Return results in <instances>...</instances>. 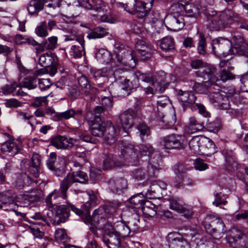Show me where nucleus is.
Returning a JSON list of instances; mask_svg holds the SVG:
<instances>
[{"instance_id":"a18cd8bd","label":"nucleus","mask_w":248,"mask_h":248,"mask_svg":"<svg viewBox=\"0 0 248 248\" xmlns=\"http://www.w3.org/2000/svg\"><path fill=\"white\" fill-rule=\"evenodd\" d=\"M107 87H103L101 85L98 84V88L91 87L90 85V87H88L85 90H83V92L87 95H92L90 97L92 98L93 95L98 94L100 96V94H102L104 92H107Z\"/></svg>"},{"instance_id":"de8ad7c7","label":"nucleus","mask_w":248,"mask_h":248,"mask_svg":"<svg viewBox=\"0 0 248 248\" xmlns=\"http://www.w3.org/2000/svg\"><path fill=\"white\" fill-rule=\"evenodd\" d=\"M160 47L162 50L167 52L174 49V42L170 37H166L161 40Z\"/></svg>"},{"instance_id":"b1692460","label":"nucleus","mask_w":248,"mask_h":248,"mask_svg":"<svg viewBox=\"0 0 248 248\" xmlns=\"http://www.w3.org/2000/svg\"><path fill=\"white\" fill-rule=\"evenodd\" d=\"M41 194L40 190H36L27 194H23L18 198V201L22 204V206H27L32 202L39 201L41 198Z\"/></svg>"},{"instance_id":"e433bc0d","label":"nucleus","mask_w":248,"mask_h":248,"mask_svg":"<svg viewBox=\"0 0 248 248\" xmlns=\"http://www.w3.org/2000/svg\"><path fill=\"white\" fill-rule=\"evenodd\" d=\"M37 183V180L31 179L26 174H22L17 177L16 181V186L19 188H22L26 183L30 185L34 183L36 184Z\"/></svg>"},{"instance_id":"6ab92c4d","label":"nucleus","mask_w":248,"mask_h":248,"mask_svg":"<svg viewBox=\"0 0 248 248\" xmlns=\"http://www.w3.org/2000/svg\"><path fill=\"white\" fill-rule=\"evenodd\" d=\"M14 198L11 190L0 192V208L5 211L13 210Z\"/></svg>"},{"instance_id":"49530a36","label":"nucleus","mask_w":248,"mask_h":248,"mask_svg":"<svg viewBox=\"0 0 248 248\" xmlns=\"http://www.w3.org/2000/svg\"><path fill=\"white\" fill-rule=\"evenodd\" d=\"M101 2L99 0H82L81 6L85 7L87 9H93L98 10L101 8Z\"/></svg>"},{"instance_id":"c03bdc74","label":"nucleus","mask_w":248,"mask_h":248,"mask_svg":"<svg viewBox=\"0 0 248 248\" xmlns=\"http://www.w3.org/2000/svg\"><path fill=\"white\" fill-rule=\"evenodd\" d=\"M129 201L132 204H133L134 207L136 208H141L144 202L146 201L145 198L142 194H139L132 196Z\"/></svg>"},{"instance_id":"13d9d810","label":"nucleus","mask_w":248,"mask_h":248,"mask_svg":"<svg viewBox=\"0 0 248 248\" xmlns=\"http://www.w3.org/2000/svg\"><path fill=\"white\" fill-rule=\"evenodd\" d=\"M58 37L51 36L44 41L47 50H52L57 46Z\"/></svg>"},{"instance_id":"09e8293b","label":"nucleus","mask_w":248,"mask_h":248,"mask_svg":"<svg viewBox=\"0 0 248 248\" xmlns=\"http://www.w3.org/2000/svg\"><path fill=\"white\" fill-rule=\"evenodd\" d=\"M184 9L187 16L196 17L199 15V9L195 4H186L184 6Z\"/></svg>"},{"instance_id":"a19ab883","label":"nucleus","mask_w":248,"mask_h":248,"mask_svg":"<svg viewBox=\"0 0 248 248\" xmlns=\"http://www.w3.org/2000/svg\"><path fill=\"white\" fill-rule=\"evenodd\" d=\"M137 0H126L125 3L119 2L117 3L118 7H122L128 13L135 15V9Z\"/></svg>"},{"instance_id":"4be33fe9","label":"nucleus","mask_w":248,"mask_h":248,"mask_svg":"<svg viewBox=\"0 0 248 248\" xmlns=\"http://www.w3.org/2000/svg\"><path fill=\"white\" fill-rule=\"evenodd\" d=\"M76 140L73 138H67L66 137L57 136L51 140L52 145L58 149H65L72 147Z\"/></svg>"},{"instance_id":"72a5a7b5","label":"nucleus","mask_w":248,"mask_h":248,"mask_svg":"<svg viewBox=\"0 0 248 248\" xmlns=\"http://www.w3.org/2000/svg\"><path fill=\"white\" fill-rule=\"evenodd\" d=\"M217 86L216 84L212 83L208 81H205L204 83H196L194 84V90L196 92L200 93H209L215 88V86Z\"/></svg>"},{"instance_id":"20e7f679","label":"nucleus","mask_w":248,"mask_h":248,"mask_svg":"<svg viewBox=\"0 0 248 248\" xmlns=\"http://www.w3.org/2000/svg\"><path fill=\"white\" fill-rule=\"evenodd\" d=\"M88 180L87 174L82 171H77L69 173L66 177L61 182L59 191L61 197L63 199L67 198V191L70 186L74 183L85 184Z\"/></svg>"},{"instance_id":"864d4df0","label":"nucleus","mask_w":248,"mask_h":248,"mask_svg":"<svg viewBox=\"0 0 248 248\" xmlns=\"http://www.w3.org/2000/svg\"><path fill=\"white\" fill-rule=\"evenodd\" d=\"M133 177L137 181H141L148 179L146 170L141 168L136 169L133 172Z\"/></svg>"},{"instance_id":"dca6fc26","label":"nucleus","mask_w":248,"mask_h":248,"mask_svg":"<svg viewBox=\"0 0 248 248\" xmlns=\"http://www.w3.org/2000/svg\"><path fill=\"white\" fill-rule=\"evenodd\" d=\"M230 246L234 248H248V234H244L239 231L233 236L229 237Z\"/></svg>"},{"instance_id":"423d86ee","label":"nucleus","mask_w":248,"mask_h":248,"mask_svg":"<svg viewBox=\"0 0 248 248\" xmlns=\"http://www.w3.org/2000/svg\"><path fill=\"white\" fill-rule=\"evenodd\" d=\"M202 224L206 232L212 235L220 236L225 231L223 221L214 215L207 214Z\"/></svg>"},{"instance_id":"8fccbe9b","label":"nucleus","mask_w":248,"mask_h":248,"mask_svg":"<svg viewBox=\"0 0 248 248\" xmlns=\"http://www.w3.org/2000/svg\"><path fill=\"white\" fill-rule=\"evenodd\" d=\"M38 79L34 76L27 77L23 81V86L29 89L35 88L37 85Z\"/></svg>"},{"instance_id":"6e6d98bb","label":"nucleus","mask_w":248,"mask_h":248,"mask_svg":"<svg viewBox=\"0 0 248 248\" xmlns=\"http://www.w3.org/2000/svg\"><path fill=\"white\" fill-rule=\"evenodd\" d=\"M151 84L155 93H163L169 85L168 83H165L164 82H159L157 81H154V80L152 82Z\"/></svg>"},{"instance_id":"bf43d9fd","label":"nucleus","mask_w":248,"mask_h":248,"mask_svg":"<svg viewBox=\"0 0 248 248\" xmlns=\"http://www.w3.org/2000/svg\"><path fill=\"white\" fill-rule=\"evenodd\" d=\"M169 201L170 209L178 212L183 209V206H185L184 202L179 199H170Z\"/></svg>"},{"instance_id":"473e14b6","label":"nucleus","mask_w":248,"mask_h":248,"mask_svg":"<svg viewBox=\"0 0 248 248\" xmlns=\"http://www.w3.org/2000/svg\"><path fill=\"white\" fill-rule=\"evenodd\" d=\"M84 50V41L80 40V42H75L71 47L70 54L74 58H80L82 55V51Z\"/></svg>"},{"instance_id":"f8f14e48","label":"nucleus","mask_w":248,"mask_h":248,"mask_svg":"<svg viewBox=\"0 0 248 248\" xmlns=\"http://www.w3.org/2000/svg\"><path fill=\"white\" fill-rule=\"evenodd\" d=\"M234 46L232 48V55L237 54L248 57V44L242 35L234 34L232 37Z\"/></svg>"},{"instance_id":"7c9ffc66","label":"nucleus","mask_w":248,"mask_h":248,"mask_svg":"<svg viewBox=\"0 0 248 248\" xmlns=\"http://www.w3.org/2000/svg\"><path fill=\"white\" fill-rule=\"evenodd\" d=\"M141 209L143 215L146 218L154 217L156 215L157 207L150 201H146Z\"/></svg>"},{"instance_id":"37998d69","label":"nucleus","mask_w":248,"mask_h":248,"mask_svg":"<svg viewBox=\"0 0 248 248\" xmlns=\"http://www.w3.org/2000/svg\"><path fill=\"white\" fill-rule=\"evenodd\" d=\"M59 197L56 194V190L53 191L50 193L46 199V202L49 210L53 209L55 206H58V204L60 203L58 201Z\"/></svg>"},{"instance_id":"9d476101","label":"nucleus","mask_w":248,"mask_h":248,"mask_svg":"<svg viewBox=\"0 0 248 248\" xmlns=\"http://www.w3.org/2000/svg\"><path fill=\"white\" fill-rule=\"evenodd\" d=\"M82 215L80 216L81 217H85L86 220L88 222H94L95 224L99 225L98 227L101 229V226L105 224L107 222L104 217V213L105 210L104 207H100L97 209L94 210L92 216L90 214L89 209L86 208L84 210H82Z\"/></svg>"},{"instance_id":"0eeeda50","label":"nucleus","mask_w":248,"mask_h":248,"mask_svg":"<svg viewBox=\"0 0 248 248\" xmlns=\"http://www.w3.org/2000/svg\"><path fill=\"white\" fill-rule=\"evenodd\" d=\"M141 118L142 115L137 109H129L120 115L117 123L119 126H121L125 131H126L133 127L134 119Z\"/></svg>"},{"instance_id":"9b49d317","label":"nucleus","mask_w":248,"mask_h":248,"mask_svg":"<svg viewBox=\"0 0 248 248\" xmlns=\"http://www.w3.org/2000/svg\"><path fill=\"white\" fill-rule=\"evenodd\" d=\"M165 24L168 29L175 31L182 29L185 25L183 16L177 13L167 16Z\"/></svg>"},{"instance_id":"f257e3e1","label":"nucleus","mask_w":248,"mask_h":248,"mask_svg":"<svg viewBox=\"0 0 248 248\" xmlns=\"http://www.w3.org/2000/svg\"><path fill=\"white\" fill-rule=\"evenodd\" d=\"M207 27L211 31H219L229 28L236 19V15L231 9L217 12L212 11L207 14Z\"/></svg>"},{"instance_id":"a878e982","label":"nucleus","mask_w":248,"mask_h":248,"mask_svg":"<svg viewBox=\"0 0 248 248\" xmlns=\"http://www.w3.org/2000/svg\"><path fill=\"white\" fill-rule=\"evenodd\" d=\"M4 136L8 137L9 139L5 142L1 143L0 150L2 152L11 153L12 155H15L18 152L19 149L13 140L10 139V136L7 133H5Z\"/></svg>"},{"instance_id":"4468645a","label":"nucleus","mask_w":248,"mask_h":248,"mask_svg":"<svg viewBox=\"0 0 248 248\" xmlns=\"http://www.w3.org/2000/svg\"><path fill=\"white\" fill-rule=\"evenodd\" d=\"M47 166L50 170L54 171L58 176H61L64 173V161L61 158L57 159L55 153H51L50 154L47 161Z\"/></svg>"},{"instance_id":"4d7b16f0","label":"nucleus","mask_w":248,"mask_h":248,"mask_svg":"<svg viewBox=\"0 0 248 248\" xmlns=\"http://www.w3.org/2000/svg\"><path fill=\"white\" fill-rule=\"evenodd\" d=\"M102 98V106H95L94 108H111L113 107V101L112 98L106 97L103 94H100Z\"/></svg>"},{"instance_id":"aec40b11","label":"nucleus","mask_w":248,"mask_h":248,"mask_svg":"<svg viewBox=\"0 0 248 248\" xmlns=\"http://www.w3.org/2000/svg\"><path fill=\"white\" fill-rule=\"evenodd\" d=\"M124 164V159L121 156L114 155L108 153L106 154V157L103 161V169L108 170L121 167Z\"/></svg>"},{"instance_id":"5fc2aeb1","label":"nucleus","mask_w":248,"mask_h":248,"mask_svg":"<svg viewBox=\"0 0 248 248\" xmlns=\"http://www.w3.org/2000/svg\"><path fill=\"white\" fill-rule=\"evenodd\" d=\"M36 34L40 37H44L48 35L47 31V23L46 21H43L35 28Z\"/></svg>"},{"instance_id":"6e6552de","label":"nucleus","mask_w":248,"mask_h":248,"mask_svg":"<svg viewBox=\"0 0 248 248\" xmlns=\"http://www.w3.org/2000/svg\"><path fill=\"white\" fill-rule=\"evenodd\" d=\"M213 51L219 56L226 57L232 53V44L228 39L224 38H218L214 39L212 42Z\"/></svg>"},{"instance_id":"603ef678","label":"nucleus","mask_w":248,"mask_h":248,"mask_svg":"<svg viewBox=\"0 0 248 248\" xmlns=\"http://www.w3.org/2000/svg\"><path fill=\"white\" fill-rule=\"evenodd\" d=\"M80 114H81V110H77V111H76L74 109H68L63 112L57 113L56 116L58 117V120H61L63 118L68 119L73 117L74 115Z\"/></svg>"},{"instance_id":"58836bf2","label":"nucleus","mask_w":248,"mask_h":248,"mask_svg":"<svg viewBox=\"0 0 248 248\" xmlns=\"http://www.w3.org/2000/svg\"><path fill=\"white\" fill-rule=\"evenodd\" d=\"M222 154L225 157L227 165L233 170L237 169L238 163L235 159L233 153L230 150H225L223 151Z\"/></svg>"},{"instance_id":"4c0bfd02","label":"nucleus","mask_w":248,"mask_h":248,"mask_svg":"<svg viewBox=\"0 0 248 248\" xmlns=\"http://www.w3.org/2000/svg\"><path fill=\"white\" fill-rule=\"evenodd\" d=\"M146 6L144 0H137L135 15H137L139 18H141L147 16L149 11L146 9Z\"/></svg>"},{"instance_id":"7ed1b4c3","label":"nucleus","mask_w":248,"mask_h":248,"mask_svg":"<svg viewBox=\"0 0 248 248\" xmlns=\"http://www.w3.org/2000/svg\"><path fill=\"white\" fill-rule=\"evenodd\" d=\"M101 229L103 230V241L108 248H118L121 246V235L110 222L103 224Z\"/></svg>"},{"instance_id":"e2e57ef3","label":"nucleus","mask_w":248,"mask_h":248,"mask_svg":"<svg viewBox=\"0 0 248 248\" xmlns=\"http://www.w3.org/2000/svg\"><path fill=\"white\" fill-rule=\"evenodd\" d=\"M160 169V167H154V166L148 164L147 170H146L148 175V179L157 177L159 173V170Z\"/></svg>"},{"instance_id":"f03ea898","label":"nucleus","mask_w":248,"mask_h":248,"mask_svg":"<svg viewBox=\"0 0 248 248\" xmlns=\"http://www.w3.org/2000/svg\"><path fill=\"white\" fill-rule=\"evenodd\" d=\"M104 109H89L86 112V118L88 121L92 134L101 137L104 134L106 128L105 120L101 114Z\"/></svg>"},{"instance_id":"c756f323","label":"nucleus","mask_w":248,"mask_h":248,"mask_svg":"<svg viewBox=\"0 0 248 248\" xmlns=\"http://www.w3.org/2000/svg\"><path fill=\"white\" fill-rule=\"evenodd\" d=\"M103 136H104L105 142L108 144L111 145L116 141L117 133L115 127L111 123L106 127Z\"/></svg>"},{"instance_id":"ddd939ff","label":"nucleus","mask_w":248,"mask_h":248,"mask_svg":"<svg viewBox=\"0 0 248 248\" xmlns=\"http://www.w3.org/2000/svg\"><path fill=\"white\" fill-rule=\"evenodd\" d=\"M108 188L113 193L120 195L128 188L127 180L124 177L113 178L108 181Z\"/></svg>"},{"instance_id":"bb28decb","label":"nucleus","mask_w":248,"mask_h":248,"mask_svg":"<svg viewBox=\"0 0 248 248\" xmlns=\"http://www.w3.org/2000/svg\"><path fill=\"white\" fill-rule=\"evenodd\" d=\"M189 124L185 126L184 130L187 134H192L202 130L205 127L202 123H198L193 117L189 118Z\"/></svg>"},{"instance_id":"a211bd4d","label":"nucleus","mask_w":248,"mask_h":248,"mask_svg":"<svg viewBox=\"0 0 248 248\" xmlns=\"http://www.w3.org/2000/svg\"><path fill=\"white\" fill-rule=\"evenodd\" d=\"M216 68L210 64H205L197 72V74L203 77L204 79L212 83L215 84L218 79L216 76Z\"/></svg>"},{"instance_id":"052dcab7","label":"nucleus","mask_w":248,"mask_h":248,"mask_svg":"<svg viewBox=\"0 0 248 248\" xmlns=\"http://www.w3.org/2000/svg\"><path fill=\"white\" fill-rule=\"evenodd\" d=\"M135 47L138 53H140V51L145 52L148 55L149 53H148V51H150V48H152L150 45L146 44V42L143 40L137 41L135 44Z\"/></svg>"},{"instance_id":"2eb2a0df","label":"nucleus","mask_w":248,"mask_h":248,"mask_svg":"<svg viewBox=\"0 0 248 248\" xmlns=\"http://www.w3.org/2000/svg\"><path fill=\"white\" fill-rule=\"evenodd\" d=\"M167 239L169 248H190L189 243L177 232L170 233Z\"/></svg>"},{"instance_id":"cd10ccee","label":"nucleus","mask_w":248,"mask_h":248,"mask_svg":"<svg viewBox=\"0 0 248 248\" xmlns=\"http://www.w3.org/2000/svg\"><path fill=\"white\" fill-rule=\"evenodd\" d=\"M216 152L215 143L209 138L204 137L201 149V154L210 155Z\"/></svg>"},{"instance_id":"1a4fd4ad","label":"nucleus","mask_w":248,"mask_h":248,"mask_svg":"<svg viewBox=\"0 0 248 248\" xmlns=\"http://www.w3.org/2000/svg\"><path fill=\"white\" fill-rule=\"evenodd\" d=\"M165 147L168 149H184L187 145L185 136L171 134L165 137L163 139Z\"/></svg>"},{"instance_id":"5701e85b","label":"nucleus","mask_w":248,"mask_h":248,"mask_svg":"<svg viewBox=\"0 0 248 248\" xmlns=\"http://www.w3.org/2000/svg\"><path fill=\"white\" fill-rule=\"evenodd\" d=\"M41 156L38 154H33L28 168V170L30 173L35 178L39 176L41 169Z\"/></svg>"},{"instance_id":"338daca9","label":"nucleus","mask_w":248,"mask_h":248,"mask_svg":"<svg viewBox=\"0 0 248 248\" xmlns=\"http://www.w3.org/2000/svg\"><path fill=\"white\" fill-rule=\"evenodd\" d=\"M18 87L16 83L11 84H6L1 88V92L4 95H9L12 93Z\"/></svg>"},{"instance_id":"f704fd0d","label":"nucleus","mask_w":248,"mask_h":248,"mask_svg":"<svg viewBox=\"0 0 248 248\" xmlns=\"http://www.w3.org/2000/svg\"><path fill=\"white\" fill-rule=\"evenodd\" d=\"M203 138V136H195L189 140V147L194 153L201 154V149Z\"/></svg>"},{"instance_id":"774afa93","label":"nucleus","mask_w":248,"mask_h":248,"mask_svg":"<svg viewBox=\"0 0 248 248\" xmlns=\"http://www.w3.org/2000/svg\"><path fill=\"white\" fill-rule=\"evenodd\" d=\"M136 77L139 81H141L147 83H152L153 81V77L151 74H144L140 72L136 73Z\"/></svg>"},{"instance_id":"3c124183","label":"nucleus","mask_w":248,"mask_h":248,"mask_svg":"<svg viewBox=\"0 0 248 248\" xmlns=\"http://www.w3.org/2000/svg\"><path fill=\"white\" fill-rule=\"evenodd\" d=\"M149 163L156 167H160V164L162 163V158L159 154L156 152L152 153L149 157Z\"/></svg>"},{"instance_id":"680f3d73","label":"nucleus","mask_w":248,"mask_h":248,"mask_svg":"<svg viewBox=\"0 0 248 248\" xmlns=\"http://www.w3.org/2000/svg\"><path fill=\"white\" fill-rule=\"evenodd\" d=\"M158 107L168 108H170L172 107L171 103L169 98L166 96H160L157 101Z\"/></svg>"},{"instance_id":"ea45409f","label":"nucleus","mask_w":248,"mask_h":248,"mask_svg":"<svg viewBox=\"0 0 248 248\" xmlns=\"http://www.w3.org/2000/svg\"><path fill=\"white\" fill-rule=\"evenodd\" d=\"M121 203L118 201H108L104 206L105 213L110 215H113L116 213Z\"/></svg>"},{"instance_id":"79ce46f5","label":"nucleus","mask_w":248,"mask_h":248,"mask_svg":"<svg viewBox=\"0 0 248 248\" xmlns=\"http://www.w3.org/2000/svg\"><path fill=\"white\" fill-rule=\"evenodd\" d=\"M82 0H60L59 7L67 9L72 10L75 7L81 6Z\"/></svg>"},{"instance_id":"0e129e2a","label":"nucleus","mask_w":248,"mask_h":248,"mask_svg":"<svg viewBox=\"0 0 248 248\" xmlns=\"http://www.w3.org/2000/svg\"><path fill=\"white\" fill-rule=\"evenodd\" d=\"M47 102L45 97H36L31 102L30 106L34 108L46 107Z\"/></svg>"},{"instance_id":"c85d7f7f","label":"nucleus","mask_w":248,"mask_h":248,"mask_svg":"<svg viewBox=\"0 0 248 248\" xmlns=\"http://www.w3.org/2000/svg\"><path fill=\"white\" fill-rule=\"evenodd\" d=\"M57 59V57L54 53L46 52L39 57L38 62L42 67H49L55 63V59Z\"/></svg>"},{"instance_id":"f3484780","label":"nucleus","mask_w":248,"mask_h":248,"mask_svg":"<svg viewBox=\"0 0 248 248\" xmlns=\"http://www.w3.org/2000/svg\"><path fill=\"white\" fill-rule=\"evenodd\" d=\"M179 99L181 101L182 107L185 108H193L197 107L198 108H205L204 106L198 103H196V97L190 91H184L183 95L180 96Z\"/></svg>"},{"instance_id":"39448f33","label":"nucleus","mask_w":248,"mask_h":248,"mask_svg":"<svg viewBox=\"0 0 248 248\" xmlns=\"http://www.w3.org/2000/svg\"><path fill=\"white\" fill-rule=\"evenodd\" d=\"M70 210L79 216L82 215L81 209L76 208L69 202H67L66 205L55 206L53 209H51L55 215L54 223L59 224L65 222L70 216Z\"/></svg>"},{"instance_id":"c9c22d12","label":"nucleus","mask_w":248,"mask_h":248,"mask_svg":"<svg viewBox=\"0 0 248 248\" xmlns=\"http://www.w3.org/2000/svg\"><path fill=\"white\" fill-rule=\"evenodd\" d=\"M43 8L41 0H31L27 5V10L31 15L37 14Z\"/></svg>"},{"instance_id":"393cba45","label":"nucleus","mask_w":248,"mask_h":248,"mask_svg":"<svg viewBox=\"0 0 248 248\" xmlns=\"http://www.w3.org/2000/svg\"><path fill=\"white\" fill-rule=\"evenodd\" d=\"M118 56H122L121 54H124V59H121V64L128 66L129 68H133L136 65V59L134 52L130 49L123 50Z\"/></svg>"},{"instance_id":"2f4dec72","label":"nucleus","mask_w":248,"mask_h":248,"mask_svg":"<svg viewBox=\"0 0 248 248\" xmlns=\"http://www.w3.org/2000/svg\"><path fill=\"white\" fill-rule=\"evenodd\" d=\"M87 33V37L89 39L101 38L108 34L107 29L100 26L90 29Z\"/></svg>"},{"instance_id":"412c9836","label":"nucleus","mask_w":248,"mask_h":248,"mask_svg":"<svg viewBox=\"0 0 248 248\" xmlns=\"http://www.w3.org/2000/svg\"><path fill=\"white\" fill-rule=\"evenodd\" d=\"M139 149L138 148L131 144H128L125 146L122 150V158L124 160H127L129 162H134L138 161L140 156L138 154Z\"/></svg>"},{"instance_id":"69168bd1","label":"nucleus","mask_w":248,"mask_h":248,"mask_svg":"<svg viewBox=\"0 0 248 248\" xmlns=\"http://www.w3.org/2000/svg\"><path fill=\"white\" fill-rule=\"evenodd\" d=\"M137 147L139 148V151H140V156H145L149 158L152 153L154 152L152 146L148 147L144 145H141L140 147Z\"/></svg>"}]
</instances>
